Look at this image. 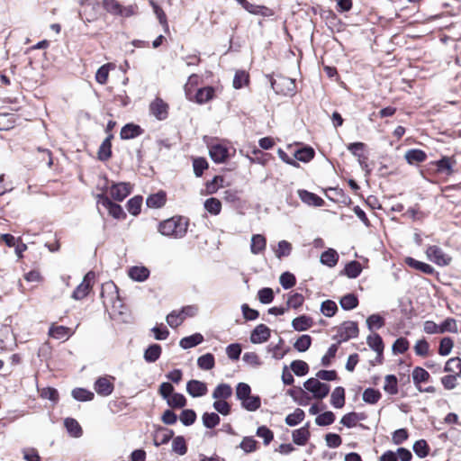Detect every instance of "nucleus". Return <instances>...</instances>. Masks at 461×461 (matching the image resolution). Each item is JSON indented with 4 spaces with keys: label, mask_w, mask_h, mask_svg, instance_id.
<instances>
[{
    "label": "nucleus",
    "mask_w": 461,
    "mask_h": 461,
    "mask_svg": "<svg viewBox=\"0 0 461 461\" xmlns=\"http://www.w3.org/2000/svg\"><path fill=\"white\" fill-rule=\"evenodd\" d=\"M189 227V219L182 215H175L158 223V231L166 237L174 239L184 238Z\"/></svg>",
    "instance_id": "obj_1"
},
{
    "label": "nucleus",
    "mask_w": 461,
    "mask_h": 461,
    "mask_svg": "<svg viewBox=\"0 0 461 461\" xmlns=\"http://www.w3.org/2000/svg\"><path fill=\"white\" fill-rule=\"evenodd\" d=\"M267 77L269 79L271 87L276 95L285 96H293L295 95L296 84L294 79L282 75H276V77L267 75Z\"/></svg>",
    "instance_id": "obj_2"
},
{
    "label": "nucleus",
    "mask_w": 461,
    "mask_h": 461,
    "mask_svg": "<svg viewBox=\"0 0 461 461\" xmlns=\"http://www.w3.org/2000/svg\"><path fill=\"white\" fill-rule=\"evenodd\" d=\"M82 9L78 14L85 23H91L98 18L100 3L98 0H80Z\"/></svg>",
    "instance_id": "obj_3"
},
{
    "label": "nucleus",
    "mask_w": 461,
    "mask_h": 461,
    "mask_svg": "<svg viewBox=\"0 0 461 461\" xmlns=\"http://www.w3.org/2000/svg\"><path fill=\"white\" fill-rule=\"evenodd\" d=\"M304 388L312 393L315 399L325 398L330 390V386L328 384L321 383L318 378L311 377L303 383Z\"/></svg>",
    "instance_id": "obj_4"
},
{
    "label": "nucleus",
    "mask_w": 461,
    "mask_h": 461,
    "mask_svg": "<svg viewBox=\"0 0 461 461\" xmlns=\"http://www.w3.org/2000/svg\"><path fill=\"white\" fill-rule=\"evenodd\" d=\"M97 198V203L104 206L109 212L111 216H113L114 219H125L126 213L124 212L122 207L113 202L109 196H107L105 194H99L96 196Z\"/></svg>",
    "instance_id": "obj_5"
},
{
    "label": "nucleus",
    "mask_w": 461,
    "mask_h": 461,
    "mask_svg": "<svg viewBox=\"0 0 461 461\" xmlns=\"http://www.w3.org/2000/svg\"><path fill=\"white\" fill-rule=\"evenodd\" d=\"M358 333L359 330L357 323L356 321H347L342 322L338 328V333L333 337V339L339 337L340 339L338 342L340 344L341 342L348 341L350 339L357 338Z\"/></svg>",
    "instance_id": "obj_6"
},
{
    "label": "nucleus",
    "mask_w": 461,
    "mask_h": 461,
    "mask_svg": "<svg viewBox=\"0 0 461 461\" xmlns=\"http://www.w3.org/2000/svg\"><path fill=\"white\" fill-rule=\"evenodd\" d=\"M114 379L113 376L110 375L98 377L94 384V389L96 393L104 397L111 395L114 390Z\"/></svg>",
    "instance_id": "obj_7"
},
{
    "label": "nucleus",
    "mask_w": 461,
    "mask_h": 461,
    "mask_svg": "<svg viewBox=\"0 0 461 461\" xmlns=\"http://www.w3.org/2000/svg\"><path fill=\"white\" fill-rule=\"evenodd\" d=\"M426 254L429 260L441 267L449 265L452 259L441 248L435 245L429 246L426 250Z\"/></svg>",
    "instance_id": "obj_8"
},
{
    "label": "nucleus",
    "mask_w": 461,
    "mask_h": 461,
    "mask_svg": "<svg viewBox=\"0 0 461 461\" xmlns=\"http://www.w3.org/2000/svg\"><path fill=\"white\" fill-rule=\"evenodd\" d=\"M436 167V172L441 175L452 176L456 170L454 167L456 160L454 157L442 156L438 160L431 162Z\"/></svg>",
    "instance_id": "obj_9"
},
{
    "label": "nucleus",
    "mask_w": 461,
    "mask_h": 461,
    "mask_svg": "<svg viewBox=\"0 0 461 461\" xmlns=\"http://www.w3.org/2000/svg\"><path fill=\"white\" fill-rule=\"evenodd\" d=\"M95 278V273L89 271L83 278V281L73 291L72 298L75 300H81L85 298L92 287V280Z\"/></svg>",
    "instance_id": "obj_10"
},
{
    "label": "nucleus",
    "mask_w": 461,
    "mask_h": 461,
    "mask_svg": "<svg viewBox=\"0 0 461 461\" xmlns=\"http://www.w3.org/2000/svg\"><path fill=\"white\" fill-rule=\"evenodd\" d=\"M271 336V330L265 324H258L250 333V342L261 344L267 342Z\"/></svg>",
    "instance_id": "obj_11"
},
{
    "label": "nucleus",
    "mask_w": 461,
    "mask_h": 461,
    "mask_svg": "<svg viewBox=\"0 0 461 461\" xmlns=\"http://www.w3.org/2000/svg\"><path fill=\"white\" fill-rule=\"evenodd\" d=\"M131 193L130 183L121 182L113 184L110 188L111 197L118 202L123 201Z\"/></svg>",
    "instance_id": "obj_12"
},
{
    "label": "nucleus",
    "mask_w": 461,
    "mask_h": 461,
    "mask_svg": "<svg viewBox=\"0 0 461 461\" xmlns=\"http://www.w3.org/2000/svg\"><path fill=\"white\" fill-rule=\"evenodd\" d=\"M149 112L158 120H166L168 116V105L161 98L157 97L149 104Z\"/></svg>",
    "instance_id": "obj_13"
},
{
    "label": "nucleus",
    "mask_w": 461,
    "mask_h": 461,
    "mask_svg": "<svg viewBox=\"0 0 461 461\" xmlns=\"http://www.w3.org/2000/svg\"><path fill=\"white\" fill-rule=\"evenodd\" d=\"M186 392L192 397L197 398L205 395L208 392V389L205 383L192 379L186 384Z\"/></svg>",
    "instance_id": "obj_14"
},
{
    "label": "nucleus",
    "mask_w": 461,
    "mask_h": 461,
    "mask_svg": "<svg viewBox=\"0 0 461 461\" xmlns=\"http://www.w3.org/2000/svg\"><path fill=\"white\" fill-rule=\"evenodd\" d=\"M209 155L213 162L217 164L224 163L229 158V150L223 145L215 144L210 148Z\"/></svg>",
    "instance_id": "obj_15"
},
{
    "label": "nucleus",
    "mask_w": 461,
    "mask_h": 461,
    "mask_svg": "<svg viewBox=\"0 0 461 461\" xmlns=\"http://www.w3.org/2000/svg\"><path fill=\"white\" fill-rule=\"evenodd\" d=\"M144 132V130L138 124L127 123L125 124L120 132V137L122 140L134 139Z\"/></svg>",
    "instance_id": "obj_16"
},
{
    "label": "nucleus",
    "mask_w": 461,
    "mask_h": 461,
    "mask_svg": "<svg viewBox=\"0 0 461 461\" xmlns=\"http://www.w3.org/2000/svg\"><path fill=\"white\" fill-rule=\"evenodd\" d=\"M310 423L307 422L304 426L298 429H294L292 433L293 441L298 446H304L310 438L311 433L309 431Z\"/></svg>",
    "instance_id": "obj_17"
},
{
    "label": "nucleus",
    "mask_w": 461,
    "mask_h": 461,
    "mask_svg": "<svg viewBox=\"0 0 461 461\" xmlns=\"http://www.w3.org/2000/svg\"><path fill=\"white\" fill-rule=\"evenodd\" d=\"M113 135L110 133L101 143L97 157L100 161H107L112 157V140Z\"/></svg>",
    "instance_id": "obj_18"
},
{
    "label": "nucleus",
    "mask_w": 461,
    "mask_h": 461,
    "mask_svg": "<svg viewBox=\"0 0 461 461\" xmlns=\"http://www.w3.org/2000/svg\"><path fill=\"white\" fill-rule=\"evenodd\" d=\"M298 195L302 202L308 205L321 206L324 203V201L321 197L307 190L299 189Z\"/></svg>",
    "instance_id": "obj_19"
},
{
    "label": "nucleus",
    "mask_w": 461,
    "mask_h": 461,
    "mask_svg": "<svg viewBox=\"0 0 461 461\" xmlns=\"http://www.w3.org/2000/svg\"><path fill=\"white\" fill-rule=\"evenodd\" d=\"M167 202V194L164 191H158L156 194H150L146 199V205L149 208H161Z\"/></svg>",
    "instance_id": "obj_20"
},
{
    "label": "nucleus",
    "mask_w": 461,
    "mask_h": 461,
    "mask_svg": "<svg viewBox=\"0 0 461 461\" xmlns=\"http://www.w3.org/2000/svg\"><path fill=\"white\" fill-rule=\"evenodd\" d=\"M232 395V388L229 384H218L212 392V397L217 401H226Z\"/></svg>",
    "instance_id": "obj_21"
},
{
    "label": "nucleus",
    "mask_w": 461,
    "mask_h": 461,
    "mask_svg": "<svg viewBox=\"0 0 461 461\" xmlns=\"http://www.w3.org/2000/svg\"><path fill=\"white\" fill-rule=\"evenodd\" d=\"M339 258V254L335 249H328L321 253L320 261L322 265L333 267L338 264Z\"/></svg>",
    "instance_id": "obj_22"
},
{
    "label": "nucleus",
    "mask_w": 461,
    "mask_h": 461,
    "mask_svg": "<svg viewBox=\"0 0 461 461\" xmlns=\"http://www.w3.org/2000/svg\"><path fill=\"white\" fill-rule=\"evenodd\" d=\"M267 247V239L261 234H254L251 237L250 251L254 255L262 253Z\"/></svg>",
    "instance_id": "obj_23"
},
{
    "label": "nucleus",
    "mask_w": 461,
    "mask_h": 461,
    "mask_svg": "<svg viewBox=\"0 0 461 461\" xmlns=\"http://www.w3.org/2000/svg\"><path fill=\"white\" fill-rule=\"evenodd\" d=\"M404 158L410 165L421 163L426 160L427 154L419 149H411L406 151Z\"/></svg>",
    "instance_id": "obj_24"
},
{
    "label": "nucleus",
    "mask_w": 461,
    "mask_h": 461,
    "mask_svg": "<svg viewBox=\"0 0 461 461\" xmlns=\"http://www.w3.org/2000/svg\"><path fill=\"white\" fill-rule=\"evenodd\" d=\"M362 272V266L357 260H352L346 264L340 275L347 276L348 278H357Z\"/></svg>",
    "instance_id": "obj_25"
},
{
    "label": "nucleus",
    "mask_w": 461,
    "mask_h": 461,
    "mask_svg": "<svg viewBox=\"0 0 461 461\" xmlns=\"http://www.w3.org/2000/svg\"><path fill=\"white\" fill-rule=\"evenodd\" d=\"M313 325L312 317L307 315H301L292 321V327L297 331H304L309 330Z\"/></svg>",
    "instance_id": "obj_26"
},
{
    "label": "nucleus",
    "mask_w": 461,
    "mask_h": 461,
    "mask_svg": "<svg viewBox=\"0 0 461 461\" xmlns=\"http://www.w3.org/2000/svg\"><path fill=\"white\" fill-rule=\"evenodd\" d=\"M405 263L410 267L417 269L424 274L432 275L434 273V268L430 265L416 260L413 258L407 257L405 258Z\"/></svg>",
    "instance_id": "obj_27"
},
{
    "label": "nucleus",
    "mask_w": 461,
    "mask_h": 461,
    "mask_svg": "<svg viewBox=\"0 0 461 461\" xmlns=\"http://www.w3.org/2000/svg\"><path fill=\"white\" fill-rule=\"evenodd\" d=\"M129 276L137 282H143L149 276V270L146 267H131L128 271Z\"/></svg>",
    "instance_id": "obj_28"
},
{
    "label": "nucleus",
    "mask_w": 461,
    "mask_h": 461,
    "mask_svg": "<svg viewBox=\"0 0 461 461\" xmlns=\"http://www.w3.org/2000/svg\"><path fill=\"white\" fill-rule=\"evenodd\" d=\"M64 426L68 434L73 438H80L83 434L80 424L73 418H66L64 420Z\"/></svg>",
    "instance_id": "obj_29"
},
{
    "label": "nucleus",
    "mask_w": 461,
    "mask_h": 461,
    "mask_svg": "<svg viewBox=\"0 0 461 461\" xmlns=\"http://www.w3.org/2000/svg\"><path fill=\"white\" fill-rule=\"evenodd\" d=\"M214 92L212 86L199 88L194 95L195 102L200 104L209 102L214 97Z\"/></svg>",
    "instance_id": "obj_30"
},
{
    "label": "nucleus",
    "mask_w": 461,
    "mask_h": 461,
    "mask_svg": "<svg viewBox=\"0 0 461 461\" xmlns=\"http://www.w3.org/2000/svg\"><path fill=\"white\" fill-rule=\"evenodd\" d=\"M330 403L336 409H340L345 405V389L342 386H338L333 390Z\"/></svg>",
    "instance_id": "obj_31"
},
{
    "label": "nucleus",
    "mask_w": 461,
    "mask_h": 461,
    "mask_svg": "<svg viewBox=\"0 0 461 461\" xmlns=\"http://www.w3.org/2000/svg\"><path fill=\"white\" fill-rule=\"evenodd\" d=\"M161 352L162 348L159 344H151L146 348L143 357L146 362L154 363L159 358Z\"/></svg>",
    "instance_id": "obj_32"
},
{
    "label": "nucleus",
    "mask_w": 461,
    "mask_h": 461,
    "mask_svg": "<svg viewBox=\"0 0 461 461\" xmlns=\"http://www.w3.org/2000/svg\"><path fill=\"white\" fill-rule=\"evenodd\" d=\"M203 341V336L201 333H194L193 335L181 339L179 345L184 349L194 348Z\"/></svg>",
    "instance_id": "obj_33"
},
{
    "label": "nucleus",
    "mask_w": 461,
    "mask_h": 461,
    "mask_svg": "<svg viewBox=\"0 0 461 461\" xmlns=\"http://www.w3.org/2000/svg\"><path fill=\"white\" fill-rule=\"evenodd\" d=\"M358 298L353 294H347L342 296L339 300V304L341 308L345 311H351L358 306Z\"/></svg>",
    "instance_id": "obj_34"
},
{
    "label": "nucleus",
    "mask_w": 461,
    "mask_h": 461,
    "mask_svg": "<svg viewBox=\"0 0 461 461\" xmlns=\"http://www.w3.org/2000/svg\"><path fill=\"white\" fill-rule=\"evenodd\" d=\"M241 407L248 411H256L261 406V398L258 395H249L246 400L240 402Z\"/></svg>",
    "instance_id": "obj_35"
},
{
    "label": "nucleus",
    "mask_w": 461,
    "mask_h": 461,
    "mask_svg": "<svg viewBox=\"0 0 461 461\" xmlns=\"http://www.w3.org/2000/svg\"><path fill=\"white\" fill-rule=\"evenodd\" d=\"M429 378L430 375L429 372L420 366H416L412 370V380L417 388L420 386L421 383L428 382Z\"/></svg>",
    "instance_id": "obj_36"
},
{
    "label": "nucleus",
    "mask_w": 461,
    "mask_h": 461,
    "mask_svg": "<svg viewBox=\"0 0 461 461\" xmlns=\"http://www.w3.org/2000/svg\"><path fill=\"white\" fill-rule=\"evenodd\" d=\"M366 343L375 352H381L384 349L383 339L378 333L368 335L366 338Z\"/></svg>",
    "instance_id": "obj_37"
},
{
    "label": "nucleus",
    "mask_w": 461,
    "mask_h": 461,
    "mask_svg": "<svg viewBox=\"0 0 461 461\" xmlns=\"http://www.w3.org/2000/svg\"><path fill=\"white\" fill-rule=\"evenodd\" d=\"M315 151L312 147L305 146L302 149H297L294 156V158L301 162H309L314 158Z\"/></svg>",
    "instance_id": "obj_38"
},
{
    "label": "nucleus",
    "mask_w": 461,
    "mask_h": 461,
    "mask_svg": "<svg viewBox=\"0 0 461 461\" xmlns=\"http://www.w3.org/2000/svg\"><path fill=\"white\" fill-rule=\"evenodd\" d=\"M186 398L180 393H174L167 401L171 409H182L186 405Z\"/></svg>",
    "instance_id": "obj_39"
},
{
    "label": "nucleus",
    "mask_w": 461,
    "mask_h": 461,
    "mask_svg": "<svg viewBox=\"0 0 461 461\" xmlns=\"http://www.w3.org/2000/svg\"><path fill=\"white\" fill-rule=\"evenodd\" d=\"M149 3L151 5L153 12L156 14L159 23L163 26L165 32H167L168 23L165 12L154 0H149Z\"/></svg>",
    "instance_id": "obj_40"
},
{
    "label": "nucleus",
    "mask_w": 461,
    "mask_h": 461,
    "mask_svg": "<svg viewBox=\"0 0 461 461\" xmlns=\"http://www.w3.org/2000/svg\"><path fill=\"white\" fill-rule=\"evenodd\" d=\"M197 366L203 370H211L215 366L214 356L212 353L202 355L197 359Z\"/></svg>",
    "instance_id": "obj_41"
},
{
    "label": "nucleus",
    "mask_w": 461,
    "mask_h": 461,
    "mask_svg": "<svg viewBox=\"0 0 461 461\" xmlns=\"http://www.w3.org/2000/svg\"><path fill=\"white\" fill-rule=\"evenodd\" d=\"M304 417H305L304 411L302 409L297 408V409H295V411L293 413H290L285 417V421L286 425H288L290 427H294V426L298 425L300 422H302L303 420Z\"/></svg>",
    "instance_id": "obj_42"
},
{
    "label": "nucleus",
    "mask_w": 461,
    "mask_h": 461,
    "mask_svg": "<svg viewBox=\"0 0 461 461\" xmlns=\"http://www.w3.org/2000/svg\"><path fill=\"white\" fill-rule=\"evenodd\" d=\"M142 196L135 195L127 202L126 207L131 214H132L133 216H137L140 212Z\"/></svg>",
    "instance_id": "obj_43"
},
{
    "label": "nucleus",
    "mask_w": 461,
    "mask_h": 461,
    "mask_svg": "<svg viewBox=\"0 0 461 461\" xmlns=\"http://www.w3.org/2000/svg\"><path fill=\"white\" fill-rule=\"evenodd\" d=\"M385 384L384 385V390L391 394L395 395L398 393V380L394 375H387L384 377Z\"/></svg>",
    "instance_id": "obj_44"
},
{
    "label": "nucleus",
    "mask_w": 461,
    "mask_h": 461,
    "mask_svg": "<svg viewBox=\"0 0 461 461\" xmlns=\"http://www.w3.org/2000/svg\"><path fill=\"white\" fill-rule=\"evenodd\" d=\"M366 326L369 330H379L384 326V318L378 313L371 314L366 319Z\"/></svg>",
    "instance_id": "obj_45"
},
{
    "label": "nucleus",
    "mask_w": 461,
    "mask_h": 461,
    "mask_svg": "<svg viewBox=\"0 0 461 461\" xmlns=\"http://www.w3.org/2000/svg\"><path fill=\"white\" fill-rule=\"evenodd\" d=\"M444 371L447 373H455L461 376V358L456 357L449 358L444 366Z\"/></svg>",
    "instance_id": "obj_46"
},
{
    "label": "nucleus",
    "mask_w": 461,
    "mask_h": 461,
    "mask_svg": "<svg viewBox=\"0 0 461 461\" xmlns=\"http://www.w3.org/2000/svg\"><path fill=\"white\" fill-rule=\"evenodd\" d=\"M293 247L287 240H281L277 244V248L274 249L275 255L277 258L288 257L292 252Z\"/></svg>",
    "instance_id": "obj_47"
},
{
    "label": "nucleus",
    "mask_w": 461,
    "mask_h": 461,
    "mask_svg": "<svg viewBox=\"0 0 461 461\" xmlns=\"http://www.w3.org/2000/svg\"><path fill=\"white\" fill-rule=\"evenodd\" d=\"M172 451L179 456H184L186 454L187 446L183 436H176L173 438Z\"/></svg>",
    "instance_id": "obj_48"
},
{
    "label": "nucleus",
    "mask_w": 461,
    "mask_h": 461,
    "mask_svg": "<svg viewBox=\"0 0 461 461\" xmlns=\"http://www.w3.org/2000/svg\"><path fill=\"white\" fill-rule=\"evenodd\" d=\"M202 420L205 428L213 429L220 423L221 419L216 412H204Z\"/></svg>",
    "instance_id": "obj_49"
},
{
    "label": "nucleus",
    "mask_w": 461,
    "mask_h": 461,
    "mask_svg": "<svg viewBox=\"0 0 461 461\" xmlns=\"http://www.w3.org/2000/svg\"><path fill=\"white\" fill-rule=\"evenodd\" d=\"M382 397L381 393L374 388H366L363 393V401L369 404H375Z\"/></svg>",
    "instance_id": "obj_50"
},
{
    "label": "nucleus",
    "mask_w": 461,
    "mask_h": 461,
    "mask_svg": "<svg viewBox=\"0 0 461 461\" xmlns=\"http://www.w3.org/2000/svg\"><path fill=\"white\" fill-rule=\"evenodd\" d=\"M72 397L78 402H87L94 399V393L85 388H75L72 390Z\"/></svg>",
    "instance_id": "obj_51"
},
{
    "label": "nucleus",
    "mask_w": 461,
    "mask_h": 461,
    "mask_svg": "<svg viewBox=\"0 0 461 461\" xmlns=\"http://www.w3.org/2000/svg\"><path fill=\"white\" fill-rule=\"evenodd\" d=\"M335 414L330 411H326L315 418V423L320 427L329 426L335 421Z\"/></svg>",
    "instance_id": "obj_52"
},
{
    "label": "nucleus",
    "mask_w": 461,
    "mask_h": 461,
    "mask_svg": "<svg viewBox=\"0 0 461 461\" xmlns=\"http://www.w3.org/2000/svg\"><path fill=\"white\" fill-rule=\"evenodd\" d=\"M290 367L292 371L297 376H303L309 372V366L305 361L303 360H294L290 364Z\"/></svg>",
    "instance_id": "obj_53"
},
{
    "label": "nucleus",
    "mask_w": 461,
    "mask_h": 461,
    "mask_svg": "<svg viewBox=\"0 0 461 461\" xmlns=\"http://www.w3.org/2000/svg\"><path fill=\"white\" fill-rule=\"evenodd\" d=\"M204 209L211 214L218 215L221 210V203L217 198H208L204 202Z\"/></svg>",
    "instance_id": "obj_54"
},
{
    "label": "nucleus",
    "mask_w": 461,
    "mask_h": 461,
    "mask_svg": "<svg viewBox=\"0 0 461 461\" xmlns=\"http://www.w3.org/2000/svg\"><path fill=\"white\" fill-rule=\"evenodd\" d=\"M312 345V337L307 334L300 336L294 344V348L299 352H305Z\"/></svg>",
    "instance_id": "obj_55"
},
{
    "label": "nucleus",
    "mask_w": 461,
    "mask_h": 461,
    "mask_svg": "<svg viewBox=\"0 0 461 461\" xmlns=\"http://www.w3.org/2000/svg\"><path fill=\"white\" fill-rule=\"evenodd\" d=\"M40 396L42 399H47L52 402L53 403H57L59 400V394L56 388L54 387H44L42 389H39Z\"/></svg>",
    "instance_id": "obj_56"
},
{
    "label": "nucleus",
    "mask_w": 461,
    "mask_h": 461,
    "mask_svg": "<svg viewBox=\"0 0 461 461\" xmlns=\"http://www.w3.org/2000/svg\"><path fill=\"white\" fill-rule=\"evenodd\" d=\"M412 449L420 458L426 457L429 452V447L425 439H419L415 441Z\"/></svg>",
    "instance_id": "obj_57"
},
{
    "label": "nucleus",
    "mask_w": 461,
    "mask_h": 461,
    "mask_svg": "<svg viewBox=\"0 0 461 461\" xmlns=\"http://www.w3.org/2000/svg\"><path fill=\"white\" fill-rule=\"evenodd\" d=\"M275 294L272 288L264 287L258 290V299L263 304L271 303L274 301Z\"/></svg>",
    "instance_id": "obj_58"
},
{
    "label": "nucleus",
    "mask_w": 461,
    "mask_h": 461,
    "mask_svg": "<svg viewBox=\"0 0 461 461\" xmlns=\"http://www.w3.org/2000/svg\"><path fill=\"white\" fill-rule=\"evenodd\" d=\"M249 83V74L244 70L236 71L233 78V87L240 89Z\"/></svg>",
    "instance_id": "obj_59"
},
{
    "label": "nucleus",
    "mask_w": 461,
    "mask_h": 461,
    "mask_svg": "<svg viewBox=\"0 0 461 461\" xmlns=\"http://www.w3.org/2000/svg\"><path fill=\"white\" fill-rule=\"evenodd\" d=\"M410 347V343L408 339L404 337H401L396 339L392 346V350L394 354H403L405 353Z\"/></svg>",
    "instance_id": "obj_60"
},
{
    "label": "nucleus",
    "mask_w": 461,
    "mask_h": 461,
    "mask_svg": "<svg viewBox=\"0 0 461 461\" xmlns=\"http://www.w3.org/2000/svg\"><path fill=\"white\" fill-rule=\"evenodd\" d=\"M179 419L184 426H191L196 420V413L192 409H185L182 411Z\"/></svg>",
    "instance_id": "obj_61"
},
{
    "label": "nucleus",
    "mask_w": 461,
    "mask_h": 461,
    "mask_svg": "<svg viewBox=\"0 0 461 461\" xmlns=\"http://www.w3.org/2000/svg\"><path fill=\"white\" fill-rule=\"evenodd\" d=\"M454 347V341L450 337H444L440 339L438 347V354L440 356H447L450 354Z\"/></svg>",
    "instance_id": "obj_62"
},
{
    "label": "nucleus",
    "mask_w": 461,
    "mask_h": 461,
    "mask_svg": "<svg viewBox=\"0 0 461 461\" xmlns=\"http://www.w3.org/2000/svg\"><path fill=\"white\" fill-rule=\"evenodd\" d=\"M321 312L326 317H332L338 312V306H337V304H336V303L334 301H332V300H326V301L321 303Z\"/></svg>",
    "instance_id": "obj_63"
},
{
    "label": "nucleus",
    "mask_w": 461,
    "mask_h": 461,
    "mask_svg": "<svg viewBox=\"0 0 461 461\" xmlns=\"http://www.w3.org/2000/svg\"><path fill=\"white\" fill-rule=\"evenodd\" d=\"M279 283L284 289L287 290L295 285L296 278L294 274L284 272L279 277Z\"/></svg>",
    "instance_id": "obj_64"
}]
</instances>
